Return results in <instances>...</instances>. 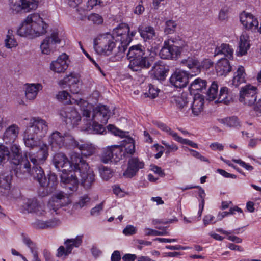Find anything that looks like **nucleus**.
Wrapping results in <instances>:
<instances>
[{"instance_id": "13", "label": "nucleus", "mask_w": 261, "mask_h": 261, "mask_svg": "<svg viewBox=\"0 0 261 261\" xmlns=\"http://www.w3.org/2000/svg\"><path fill=\"white\" fill-rule=\"evenodd\" d=\"M123 148L120 145H112L102 148L100 158L105 164L117 163L122 159Z\"/></svg>"}, {"instance_id": "18", "label": "nucleus", "mask_w": 261, "mask_h": 261, "mask_svg": "<svg viewBox=\"0 0 261 261\" xmlns=\"http://www.w3.org/2000/svg\"><path fill=\"white\" fill-rule=\"evenodd\" d=\"M240 20L246 30L252 32L257 31L259 22L257 19L252 14L243 12L240 14Z\"/></svg>"}, {"instance_id": "57", "label": "nucleus", "mask_w": 261, "mask_h": 261, "mask_svg": "<svg viewBox=\"0 0 261 261\" xmlns=\"http://www.w3.org/2000/svg\"><path fill=\"white\" fill-rule=\"evenodd\" d=\"M88 19L92 21L93 23L100 24L102 23L103 19L100 15L96 13H92L88 16Z\"/></svg>"}, {"instance_id": "44", "label": "nucleus", "mask_w": 261, "mask_h": 261, "mask_svg": "<svg viewBox=\"0 0 261 261\" xmlns=\"http://www.w3.org/2000/svg\"><path fill=\"white\" fill-rule=\"evenodd\" d=\"M218 86L217 84L213 82L206 93V99L208 101L217 100L218 95Z\"/></svg>"}, {"instance_id": "7", "label": "nucleus", "mask_w": 261, "mask_h": 261, "mask_svg": "<svg viewBox=\"0 0 261 261\" xmlns=\"http://www.w3.org/2000/svg\"><path fill=\"white\" fill-rule=\"evenodd\" d=\"M129 27L125 23L120 24L114 30L113 35L117 37L116 41L119 42V51L115 56L112 57V60L120 61L124 57L127 46L132 40L129 35Z\"/></svg>"}, {"instance_id": "26", "label": "nucleus", "mask_w": 261, "mask_h": 261, "mask_svg": "<svg viewBox=\"0 0 261 261\" xmlns=\"http://www.w3.org/2000/svg\"><path fill=\"white\" fill-rule=\"evenodd\" d=\"M181 65L187 67L195 75L200 73V61L195 57L190 56L182 59Z\"/></svg>"}, {"instance_id": "56", "label": "nucleus", "mask_w": 261, "mask_h": 261, "mask_svg": "<svg viewBox=\"0 0 261 261\" xmlns=\"http://www.w3.org/2000/svg\"><path fill=\"white\" fill-rule=\"evenodd\" d=\"M175 141H176L179 143H180L181 144H182L188 145L191 146L192 147H193L195 148H198V145L196 143L192 142V141H191L190 140H188L187 139H184L182 137L179 136L178 135H177V137L175 138Z\"/></svg>"}, {"instance_id": "17", "label": "nucleus", "mask_w": 261, "mask_h": 261, "mask_svg": "<svg viewBox=\"0 0 261 261\" xmlns=\"http://www.w3.org/2000/svg\"><path fill=\"white\" fill-rule=\"evenodd\" d=\"M60 115L65 119L67 124H70L73 126L78 124L81 120V116L75 108L68 106L61 110Z\"/></svg>"}, {"instance_id": "34", "label": "nucleus", "mask_w": 261, "mask_h": 261, "mask_svg": "<svg viewBox=\"0 0 261 261\" xmlns=\"http://www.w3.org/2000/svg\"><path fill=\"white\" fill-rule=\"evenodd\" d=\"M138 31L145 41L153 39L155 35L154 29L151 26L142 24L138 28Z\"/></svg>"}, {"instance_id": "16", "label": "nucleus", "mask_w": 261, "mask_h": 261, "mask_svg": "<svg viewBox=\"0 0 261 261\" xmlns=\"http://www.w3.org/2000/svg\"><path fill=\"white\" fill-rule=\"evenodd\" d=\"M60 42L61 40L59 38L58 32H53L50 36L46 37L42 41L40 45L42 53L46 55L49 54L55 49L56 45Z\"/></svg>"}, {"instance_id": "50", "label": "nucleus", "mask_w": 261, "mask_h": 261, "mask_svg": "<svg viewBox=\"0 0 261 261\" xmlns=\"http://www.w3.org/2000/svg\"><path fill=\"white\" fill-rule=\"evenodd\" d=\"M177 23L172 20H169L166 22L164 32L166 34H172L175 31Z\"/></svg>"}, {"instance_id": "54", "label": "nucleus", "mask_w": 261, "mask_h": 261, "mask_svg": "<svg viewBox=\"0 0 261 261\" xmlns=\"http://www.w3.org/2000/svg\"><path fill=\"white\" fill-rule=\"evenodd\" d=\"M0 188L6 190L10 188V178L9 176L0 175Z\"/></svg>"}, {"instance_id": "21", "label": "nucleus", "mask_w": 261, "mask_h": 261, "mask_svg": "<svg viewBox=\"0 0 261 261\" xmlns=\"http://www.w3.org/2000/svg\"><path fill=\"white\" fill-rule=\"evenodd\" d=\"M170 82L176 88H184L188 83V74L184 71H175L171 76Z\"/></svg>"}, {"instance_id": "15", "label": "nucleus", "mask_w": 261, "mask_h": 261, "mask_svg": "<svg viewBox=\"0 0 261 261\" xmlns=\"http://www.w3.org/2000/svg\"><path fill=\"white\" fill-rule=\"evenodd\" d=\"M71 203L68 194L63 192H59L53 195L49 201L48 207L50 210L57 212L62 207L65 206Z\"/></svg>"}, {"instance_id": "20", "label": "nucleus", "mask_w": 261, "mask_h": 261, "mask_svg": "<svg viewBox=\"0 0 261 261\" xmlns=\"http://www.w3.org/2000/svg\"><path fill=\"white\" fill-rule=\"evenodd\" d=\"M26 159L19 161L18 164H13L15 165L14 167V172L15 175L19 178H24L30 175L31 171V164L28 160V156L25 155Z\"/></svg>"}, {"instance_id": "11", "label": "nucleus", "mask_w": 261, "mask_h": 261, "mask_svg": "<svg viewBox=\"0 0 261 261\" xmlns=\"http://www.w3.org/2000/svg\"><path fill=\"white\" fill-rule=\"evenodd\" d=\"M30 175L37 181L42 187H48L51 189H55L57 185V177L53 173L48 175L47 178L43 169L39 165H33Z\"/></svg>"}, {"instance_id": "8", "label": "nucleus", "mask_w": 261, "mask_h": 261, "mask_svg": "<svg viewBox=\"0 0 261 261\" xmlns=\"http://www.w3.org/2000/svg\"><path fill=\"white\" fill-rule=\"evenodd\" d=\"M257 88L248 85L242 87L240 91L239 101L244 105L251 106L254 105V111L257 117H261V98L257 101Z\"/></svg>"}, {"instance_id": "48", "label": "nucleus", "mask_w": 261, "mask_h": 261, "mask_svg": "<svg viewBox=\"0 0 261 261\" xmlns=\"http://www.w3.org/2000/svg\"><path fill=\"white\" fill-rule=\"evenodd\" d=\"M10 152L8 148L3 145H0V165L10 158Z\"/></svg>"}, {"instance_id": "10", "label": "nucleus", "mask_w": 261, "mask_h": 261, "mask_svg": "<svg viewBox=\"0 0 261 261\" xmlns=\"http://www.w3.org/2000/svg\"><path fill=\"white\" fill-rule=\"evenodd\" d=\"M184 42L179 38H171L164 42V46L161 48L159 56L164 59H173L177 58L181 51V46Z\"/></svg>"}, {"instance_id": "36", "label": "nucleus", "mask_w": 261, "mask_h": 261, "mask_svg": "<svg viewBox=\"0 0 261 261\" xmlns=\"http://www.w3.org/2000/svg\"><path fill=\"white\" fill-rule=\"evenodd\" d=\"M249 48L250 43L248 37L244 35H242L240 37L239 50L236 52L237 55L238 56L245 55Z\"/></svg>"}, {"instance_id": "58", "label": "nucleus", "mask_w": 261, "mask_h": 261, "mask_svg": "<svg viewBox=\"0 0 261 261\" xmlns=\"http://www.w3.org/2000/svg\"><path fill=\"white\" fill-rule=\"evenodd\" d=\"M108 129L115 136H119L121 138L126 136V133L122 130H120L116 128L114 125L110 124L108 126Z\"/></svg>"}, {"instance_id": "29", "label": "nucleus", "mask_w": 261, "mask_h": 261, "mask_svg": "<svg viewBox=\"0 0 261 261\" xmlns=\"http://www.w3.org/2000/svg\"><path fill=\"white\" fill-rule=\"evenodd\" d=\"M216 70L220 75H226L231 71V66L227 59L221 58L217 63Z\"/></svg>"}, {"instance_id": "49", "label": "nucleus", "mask_w": 261, "mask_h": 261, "mask_svg": "<svg viewBox=\"0 0 261 261\" xmlns=\"http://www.w3.org/2000/svg\"><path fill=\"white\" fill-rule=\"evenodd\" d=\"M39 205L36 199H29L26 203V210L29 213L36 212Z\"/></svg>"}, {"instance_id": "6", "label": "nucleus", "mask_w": 261, "mask_h": 261, "mask_svg": "<svg viewBox=\"0 0 261 261\" xmlns=\"http://www.w3.org/2000/svg\"><path fill=\"white\" fill-rule=\"evenodd\" d=\"M130 60L128 67L133 71H138L143 68H148L150 64L145 56L144 48L140 45L131 46L127 54Z\"/></svg>"}, {"instance_id": "38", "label": "nucleus", "mask_w": 261, "mask_h": 261, "mask_svg": "<svg viewBox=\"0 0 261 261\" xmlns=\"http://www.w3.org/2000/svg\"><path fill=\"white\" fill-rule=\"evenodd\" d=\"M171 101L172 103L180 109H183L189 102V97L187 93H182L181 95L174 96L172 97Z\"/></svg>"}, {"instance_id": "47", "label": "nucleus", "mask_w": 261, "mask_h": 261, "mask_svg": "<svg viewBox=\"0 0 261 261\" xmlns=\"http://www.w3.org/2000/svg\"><path fill=\"white\" fill-rule=\"evenodd\" d=\"M154 124L158 128L165 132L169 135L171 136L174 140H175V138L177 137L178 134L176 132L172 130L169 127L167 126L165 124L158 121L154 122Z\"/></svg>"}, {"instance_id": "24", "label": "nucleus", "mask_w": 261, "mask_h": 261, "mask_svg": "<svg viewBox=\"0 0 261 261\" xmlns=\"http://www.w3.org/2000/svg\"><path fill=\"white\" fill-rule=\"evenodd\" d=\"M68 56L65 54L61 55L56 61H53L50 65V69L57 73L64 72L68 68Z\"/></svg>"}, {"instance_id": "37", "label": "nucleus", "mask_w": 261, "mask_h": 261, "mask_svg": "<svg viewBox=\"0 0 261 261\" xmlns=\"http://www.w3.org/2000/svg\"><path fill=\"white\" fill-rule=\"evenodd\" d=\"M245 77L246 73L244 68L241 66L239 67L237 71L234 73L232 85L237 87L241 84L245 83L246 82Z\"/></svg>"}, {"instance_id": "33", "label": "nucleus", "mask_w": 261, "mask_h": 261, "mask_svg": "<svg viewBox=\"0 0 261 261\" xmlns=\"http://www.w3.org/2000/svg\"><path fill=\"white\" fill-rule=\"evenodd\" d=\"M79 79L71 74L64 77L62 81L60 82V84L67 85L72 93L74 94L77 93L79 91V88L77 85L79 83Z\"/></svg>"}, {"instance_id": "42", "label": "nucleus", "mask_w": 261, "mask_h": 261, "mask_svg": "<svg viewBox=\"0 0 261 261\" xmlns=\"http://www.w3.org/2000/svg\"><path fill=\"white\" fill-rule=\"evenodd\" d=\"M5 46L7 48H12L17 46V42L14 38L13 31L11 29L8 31L7 34L4 40Z\"/></svg>"}, {"instance_id": "64", "label": "nucleus", "mask_w": 261, "mask_h": 261, "mask_svg": "<svg viewBox=\"0 0 261 261\" xmlns=\"http://www.w3.org/2000/svg\"><path fill=\"white\" fill-rule=\"evenodd\" d=\"M103 202H102L94 207L92 208L90 212L91 215L93 216L98 215L99 214V212L103 209Z\"/></svg>"}, {"instance_id": "9", "label": "nucleus", "mask_w": 261, "mask_h": 261, "mask_svg": "<svg viewBox=\"0 0 261 261\" xmlns=\"http://www.w3.org/2000/svg\"><path fill=\"white\" fill-rule=\"evenodd\" d=\"M48 143L51 149L56 151L64 146H78V142L74 138L69 134H62L55 130L48 137Z\"/></svg>"}, {"instance_id": "1", "label": "nucleus", "mask_w": 261, "mask_h": 261, "mask_svg": "<svg viewBox=\"0 0 261 261\" xmlns=\"http://www.w3.org/2000/svg\"><path fill=\"white\" fill-rule=\"evenodd\" d=\"M84 159L79 153L73 152L70 156V161L63 153L56 154L53 158V163L55 167L62 171L61 181L65 184V188L71 191L77 190L79 184L76 175H69L68 172H75Z\"/></svg>"}, {"instance_id": "45", "label": "nucleus", "mask_w": 261, "mask_h": 261, "mask_svg": "<svg viewBox=\"0 0 261 261\" xmlns=\"http://www.w3.org/2000/svg\"><path fill=\"white\" fill-rule=\"evenodd\" d=\"M206 86V81L200 78L195 79L190 86V89L192 91H198L205 89Z\"/></svg>"}, {"instance_id": "25", "label": "nucleus", "mask_w": 261, "mask_h": 261, "mask_svg": "<svg viewBox=\"0 0 261 261\" xmlns=\"http://www.w3.org/2000/svg\"><path fill=\"white\" fill-rule=\"evenodd\" d=\"M47 156V149L46 146L45 145L44 147L40 148L36 154L29 153L28 159H29L33 165L40 166L46 159Z\"/></svg>"}, {"instance_id": "60", "label": "nucleus", "mask_w": 261, "mask_h": 261, "mask_svg": "<svg viewBox=\"0 0 261 261\" xmlns=\"http://www.w3.org/2000/svg\"><path fill=\"white\" fill-rule=\"evenodd\" d=\"M213 62L209 59H204L200 62V72L202 69H207L213 66Z\"/></svg>"}, {"instance_id": "61", "label": "nucleus", "mask_w": 261, "mask_h": 261, "mask_svg": "<svg viewBox=\"0 0 261 261\" xmlns=\"http://www.w3.org/2000/svg\"><path fill=\"white\" fill-rule=\"evenodd\" d=\"M162 144L167 149V150L166 152V154H168L171 152H175L178 150V146L173 143L170 144L169 143H167L165 141H163Z\"/></svg>"}, {"instance_id": "12", "label": "nucleus", "mask_w": 261, "mask_h": 261, "mask_svg": "<svg viewBox=\"0 0 261 261\" xmlns=\"http://www.w3.org/2000/svg\"><path fill=\"white\" fill-rule=\"evenodd\" d=\"M74 172L75 174L77 173L81 177V185L85 189H89L91 187L95 181V175L84 160Z\"/></svg>"}, {"instance_id": "55", "label": "nucleus", "mask_w": 261, "mask_h": 261, "mask_svg": "<svg viewBox=\"0 0 261 261\" xmlns=\"http://www.w3.org/2000/svg\"><path fill=\"white\" fill-rule=\"evenodd\" d=\"M90 198L87 195H84L80 197L79 201L76 202L74 206L75 208H81L90 202Z\"/></svg>"}, {"instance_id": "30", "label": "nucleus", "mask_w": 261, "mask_h": 261, "mask_svg": "<svg viewBox=\"0 0 261 261\" xmlns=\"http://www.w3.org/2000/svg\"><path fill=\"white\" fill-rule=\"evenodd\" d=\"M203 97L199 94H195L191 107L193 114L195 116L198 115L203 110Z\"/></svg>"}, {"instance_id": "27", "label": "nucleus", "mask_w": 261, "mask_h": 261, "mask_svg": "<svg viewBox=\"0 0 261 261\" xmlns=\"http://www.w3.org/2000/svg\"><path fill=\"white\" fill-rule=\"evenodd\" d=\"M122 142V145H120L123 148L122 157L133 155L135 152V141L131 137H126Z\"/></svg>"}, {"instance_id": "39", "label": "nucleus", "mask_w": 261, "mask_h": 261, "mask_svg": "<svg viewBox=\"0 0 261 261\" xmlns=\"http://www.w3.org/2000/svg\"><path fill=\"white\" fill-rule=\"evenodd\" d=\"M11 151L10 158H11L13 164H18L20 161L23 160L22 151L19 145L16 144H13L11 147Z\"/></svg>"}, {"instance_id": "43", "label": "nucleus", "mask_w": 261, "mask_h": 261, "mask_svg": "<svg viewBox=\"0 0 261 261\" xmlns=\"http://www.w3.org/2000/svg\"><path fill=\"white\" fill-rule=\"evenodd\" d=\"M71 147L78 148L81 151V153L86 156L91 155L95 152V147L91 144H79L78 143V146Z\"/></svg>"}, {"instance_id": "28", "label": "nucleus", "mask_w": 261, "mask_h": 261, "mask_svg": "<svg viewBox=\"0 0 261 261\" xmlns=\"http://www.w3.org/2000/svg\"><path fill=\"white\" fill-rule=\"evenodd\" d=\"M60 224L58 219H52L47 221L36 220L33 224V227L38 229H44L55 227Z\"/></svg>"}, {"instance_id": "31", "label": "nucleus", "mask_w": 261, "mask_h": 261, "mask_svg": "<svg viewBox=\"0 0 261 261\" xmlns=\"http://www.w3.org/2000/svg\"><path fill=\"white\" fill-rule=\"evenodd\" d=\"M167 71L165 66L156 63L153 67L151 77L160 81H164L166 77Z\"/></svg>"}, {"instance_id": "40", "label": "nucleus", "mask_w": 261, "mask_h": 261, "mask_svg": "<svg viewBox=\"0 0 261 261\" xmlns=\"http://www.w3.org/2000/svg\"><path fill=\"white\" fill-rule=\"evenodd\" d=\"M232 97L229 92V89L226 87L221 88L216 102L228 104L231 100Z\"/></svg>"}, {"instance_id": "32", "label": "nucleus", "mask_w": 261, "mask_h": 261, "mask_svg": "<svg viewBox=\"0 0 261 261\" xmlns=\"http://www.w3.org/2000/svg\"><path fill=\"white\" fill-rule=\"evenodd\" d=\"M42 86L40 84H28L25 90V96L30 100H34L39 90H42Z\"/></svg>"}, {"instance_id": "23", "label": "nucleus", "mask_w": 261, "mask_h": 261, "mask_svg": "<svg viewBox=\"0 0 261 261\" xmlns=\"http://www.w3.org/2000/svg\"><path fill=\"white\" fill-rule=\"evenodd\" d=\"M20 128L16 124H13L9 126L5 131L3 140L6 144L13 143L18 137Z\"/></svg>"}, {"instance_id": "51", "label": "nucleus", "mask_w": 261, "mask_h": 261, "mask_svg": "<svg viewBox=\"0 0 261 261\" xmlns=\"http://www.w3.org/2000/svg\"><path fill=\"white\" fill-rule=\"evenodd\" d=\"M100 173L102 178L105 180H109L113 175L112 170L107 167H103L102 169H100Z\"/></svg>"}, {"instance_id": "2", "label": "nucleus", "mask_w": 261, "mask_h": 261, "mask_svg": "<svg viewBox=\"0 0 261 261\" xmlns=\"http://www.w3.org/2000/svg\"><path fill=\"white\" fill-rule=\"evenodd\" d=\"M92 106L88 105L83 110V116L85 117L87 123L91 125L94 132L96 134H102L105 131L103 124H106L110 117L114 114L105 105L96 107L92 113Z\"/></svg>"}, {"instance_id": "59", "label": "nucleus", "mask_w": 261, "mask_h": 261, "mask_svg": "<svg viewBox=\"0 0 261 261\" xmlns=\"http://www.w3.org/2000/svg\"><path fill=\"white\" fill-rule=\"evenodd\" d=\"M137 228L132 225H128L123 230V233L125 236H132L137 233Z\"/></svg>"}, {"instance_id": "4", "label": "nucleus", "mask_w": 261, "mask_h": 261, "mask_svg": "<svg viewBox=\"0 0 261 261\" xmlns=\"http://www.w3.org/2000/svg\"><path fill=\"white\" fill-rule=\"evenodd\" d=\"M47 24L37 13L31 14L22 22L17 30V34L22 37L34 38L46 32Z\"/></svg>"}, {"instance_id": "52", "label": "nucleus", "mask_w": 261, "mask_h": 261, "mask_svg": "<svg viewBox=\"0 0 261 261\" xmlns=\"http://www.w3.org/2000/svg\"><path fill=\"white\" fill-rule=\"evenodd\" d=\"M144 232L145 233V235L147 236H165V235H168L169 232L164 230L163 231H160L158 230L150 229L148 228H145L144 229Z\"/></svg>"}, {"instance_id": "5", "label": "nucleus", "mask_w": 261, "mask_h": 261, "mask_svg": "<svg viewBox=\"0 0 261 261\" xmlns=\"http://www.w3.org/2000/svg\"><path fill=\"white\" fill-rule=\"evenodd\" d=\"M119 42L115 41L114 36L110 34H102L98 36L94 41V48L98 54L104 56H109V61L111 62H118L113 61L112 57L115 56L119 51Z\"/></svg>"}, {"instance_id": "62", "label": "nucleus", "mask_w": 261, "mask_h": 261, "mask_svg": "<svg viewBox=\"0 0 261 261\" xmlns=\"http://www.w3.org/2000/svg\"><path fill=\"white\" fill-rule=\"evenodd\" d=\"M67 248H65V247L63 246H61L57 250V256L58 257H63V259L65 258L66 256H67L70 253H67Z\"/></svg>"}, {"instance_id": "22", "label": "nucleus", "mask_w": 261, "mask_h": 261, "mask_svg": "<svg viewBox=\"0 0 261 261\" xmlns=\"http://www.w3.org/2000/svg\"><path fill=\"white\" fill-rule=\"evenodd\" d=\"M57 98L58 100L64 102L65 104L76 103L81 107V109L82 111L83 109H85V108H86L87 106H88L89 105L87 101L82 99L76 100L74 98H72L71 99L70 96L66 91L59 92L57 95Z\"/></svg>"}, {"instance_id": "63", "label": "nucleus", "mask_w": 261, "mask_h": 261, "mask_svg": "<svg viewBox=\"0 0 261 261\" xmlns=\"http://www.w3.org/2000/svg\"><path fill=\"white\" fill-rule=\"evenodd\" d=\"M232 161L236 163L239 164L241 166L245 168L246 170H247L248 171H252L254 169L253 166L246 163L245 162H244V161H243L240 159H239V160L233 159Z\"/></svg>"}, {"instance_id": "3", "label": "nucleus", "mask_w": 261, "mask_h": 261, "mask_svg": "<svg viewBox=\"0 0 261 261\" xmlns=\"http://www.w3.org/2000/svg\"><path fill=\"white\" fill-rule=\"evenodd\" d=\"M48 129V124L45 120L39 117L32 118L24 132L25 145L30 148L38 146L40 140L46 135Z\"/></svg>"}, {"instance_id": "41", "label": "nucleus", "mask_w": 261, "mask_h": 261, "mask_svg": "<svg viewBox=\"0 0 261 261\" xmlns=\"http://www.w3.org/2000/svg\"><path fill=\"white\" fill-rule=\"evenodd\" d=\"M83 236H77L75 239H67L64 244L67 249V253H71L74 247H79L82 244Z\"/></svg>"}, {"instance_id": "53", "label": "nucleus", "mask_w": 261, "mask_h": 261, "mask_svg": "<svg viewBox=\"0 0 261 261\" xmlns=\"http://www.w3.org/2000/svg\"><path fill=\"white\" fill-rule=\"evenodd\" d=\"M23 242L30 248L32 253L33 254L34 252H37L35 250V244L31 241L29 237L24 234H22Z\"/></svg>"}, {"instance_id": "46", "label": "nucleus", "mask_w": 261, "mask_h": 261, "mask_svg": "<svg viewBox=\"0 0 261 261\" xmlns=\"http://www.w3.org/2000/svg\"><path fill=\"white\" fill-rule=\"evenodd\" d=\"M220 122L230 127L240 126V121L238 118L234 116L222 119L220 120Z\"/></svg>"}, {"instance_id": "14", "label": "nucleus", "mask_w": 261, "mask_h": 261, "mask_svg": "<svg viewBox=\"0 0 261 261\" xmlns=\"http://www.w3.org/2000/svg\"><path fill=\"white\" fill-rule=\"evenodd\" d=\"M9 6L14 13L22 11L28 12L37 8L38 2L35 0H9Z\"/></svg>"}, {"instance_id": "19", "label": "nucleus", "mask_w": 261, "mask_h": 261, "mask_svg": "<svg viewBox=\"0 0 261 261\" xmlns=\"http://www.w3.org/2000/svg\"><path fill=\"white\" fill-rule=\"evenodd\" d=\"M144 163L137 157H132L128 162L126 170L123 173V175L127 178H132L144 168Z\"/></svg>"}, {"instance_id": "35", "label": "nucleus", "mask_w": 261, "mask_h": 261, "mask_svg": "<svg viewBox=\"0 0 261 261\" xmlns=\"http://www.w3.org/2000/svg\"><path fill=\"white\" fill-rule=\"evenodd\" d=\"M219 55H224L225 57L231 59L233 58V49L227 44H222L220 46L215 48L214 56Z\"/></svg>"}]
</instances>
